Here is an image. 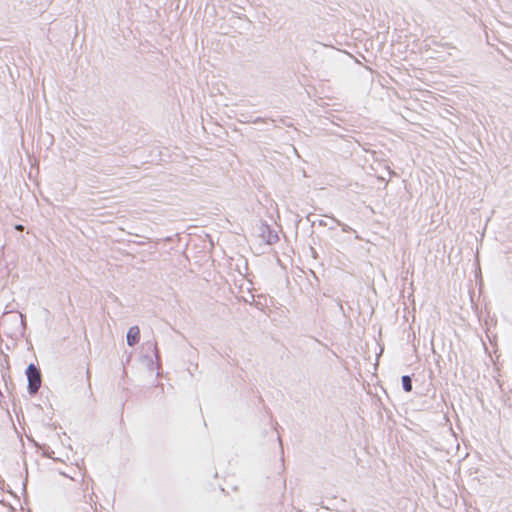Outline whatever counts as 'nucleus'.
<instances>
[{"label":"nucleus","mask_w":512,"mask_h":512,"mask_svg":"<svg viewBox=\"0 0 512 512\" xmlns=\"http://www.w3.org/2000/svg\"><path fill=\"white\" fill-rule=\"evenodd\" d=\"M27 377L29 380V389L32 393H36L41 385V375L34 365H29L27 369Z\"/></svg>","instance_id":"nucleus-1"},{"label":"nucleus","mask_w":512,"mask_h":512,"mask_svg":"<svg viewBox=\"0 0 512 512\" xmlns=\"http://www.w3.org/2000/svg\"><path fill=\"white\" fill-rule=\"evenodd\" d=\"M140 340V329L138 326H132L127 332V343L129 346L137 344Z\"/></svg>","instance_id":"nucleus-2"},{"label":"nucleus","mask_w":512,"mask_h":512,"mask_svg":"<svg viewBox=\"0 0 512 512\" xmlns=\"http://www.w3.org/2000/svg\"><path fill=\"white\" fill-rule=\"evenodd\" d=\"M402 385L406 392H410L412 390V383L409 376L405 375L402 377Z\"/></svg>","instance_id":"nucleus-3"},{"label":"nucleus","mask_w":512,"mask_h":512,"mask_svg":"<svg viewBox=\"0 0 512 512\" xmlns=\"http://www.w3.org/2000/svg\"><path fill=\"white\" fill-rule=\"evenodd\" d=\"M15 228H16V230H18V231H22V230H23V226H22V225H20V224H19V225H16V226H15Z\"/></svg>","instance_id":"nucleus-4"}]
</instances>
